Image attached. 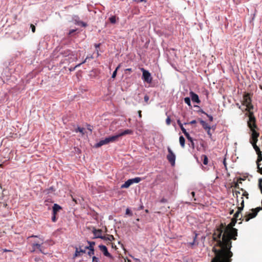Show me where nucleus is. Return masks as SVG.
<instances>
[{
  "label": "nucleus",
  "mask_w": 262,
  "mask_h": 262,
  "mask_svg": "<svg viewBox=\"0 0 262 262\" xmlns=\"http://www.w3.org/2000/svg\"><path fill=\"white\" fill-rule=\"evenodd\" d=\"M242 206L237 208V210L231 219V222L227 225L225 223H221L216 226L212 235L213 240L216 244L212 248L214 257L211 262H231L233 253L231 251L232 247L231 240H236L237 230L233 228L238 220L242 217L241 210L244 207V201L242 200Z\"/></svg>",
  "instance_id": "nucleus-1"
},
{
  "label": "nucleus",
  "mask_w": 262,
  "mask_h": 262,
  "mask_svg": "<svg viewBox=\"0 0 262 262\" xmlns=\"http://www.w3.org/2000/svg\"><path fill=\"white\" fill-rule=\"evenodd\" d=\"M253 105L251 103L250 94L247 93V117L249 118L247 124L252 132L250 142L258 155V159L257 160V164H258V163H259L260 161H262V156L260 149L256 144L259 136V133L255 130V129L257 128V127L256 124V118L253 112Z\"/></svg>",
  "instance_id": "nucleus-2"
},
{
  "label": "nucleus",
  "mask_w": 262,
  "mask_h": 262,
  "mask_svg": "<svg viewBox=\"0 0 262 262\" xmlns=\"http://www.w3.org/2000/svg\"><path fill=\"white\" fill-rule=\"evenodd\" d=\"M116 141H117L116 137L115 136H110L104 140H100L98 143L95 144V147L98 148L103 145L107 144L110 142H114Z\"/></svg>",
  "instance_id": "nucleus-3"
},
{
  "label": "nucleus",
  "mask_w": 262,
  "mask_h": 262,
  "mask_svg": "<svg viewBox=\"0 0 262 262\" xmlns=\"http://www.w3.org/2000/svg\"><path fill=\"white\" fill-rule=\"evenodd\" d=\"M141 181V178L139 177H136L134 179H129L126 181L121 186V188H127L131 185L134 183H138Z\"/></svg>",
  "instance_id": "nucleus-4"
},
{
  "label": "nucleus",
  "mask_w": 262,
  "mask_h": 262,
  "mask_svg": "<svg viewBox=\"0 0 262 262\" xmlns=\"http://www.w3.org/2000/svg\"><path fill=\"white\" fill-rule=\"evenodd\" d=\"M167 150L168 154L167 155V159L171 165L173 166L175 164L176 156L169 147H168Z\"/></svg>",
  "instance_id": "nucleus-5"
},
{
  "label": "nucleus",
  "mask_w": 262,
  "mask_h": 262,
  "mask_svg": "<svg viewBox=\"0 0 262 262\" xmlns=\"http://www.w3.org/2000/svg\"><path fill=\"white\" fill-rule=\"evenodd\" d=\"M141 70L143 72L142 74V79L145 81L147 82L148 83H150L152 81V77L151 76L150 73L144 69L143 68L141 69Z\"/></svg>",
  "instance_id": "nucleus-6"
},
{
  "label": "nucleus",
  "mask_w": 262,
  "mask_h": 262,
  "mask_svg": "<svg viewBox=\"0 0 262 262\" xmlns=\"http://www.w3.org/2000/svg\"><path fill=\"white\" fill-rule=\"evenodd\" d=\"M261 209L262 207H258L255 209H251V212L247 214V222H248L249 220L255 217L257 214V213Z\"/></svg>",
  "instance_id": "nucleus-7"
},
{
  "label": "nucleus",
  "mask_w": 262,
  "mask_h": 262,
  "mask_svg": "<svg viewBox=\"0 0 262 262\" xmlns=\"http://www.w3.org/2000/svg\"><path fill=\"white\" fill-rule=\"evenodd\" d=\"M99 248L100 250L103 253V254L107 257H111V254L108 252L107 249L105 246L99 245Z\"/></svg>",
  "instance_id": "nucleus-8"
},
{
  "label": "nucleus",
  "mask_w": 262,
  "mask_h": 262,
  "mask_svg": "<svg viewBox=\"0 0 262 262\" xmlns=\"http://www.w3.org/2000/svg\"><path fill=\"white\" fill-rule=\"evenodd\" d=\"M61 54L63 55V56L64 57H68V56H73V60H77V57L75 56V54H74L73 53V52L70 50H64L62 53Z\"/></svg>",
  "instance_id": "nucleus-9"
},
{
  "label": "nucleus",
  "mask_w": 262,
  "mask_h": 262,
  "mask_svg": "<svg viewBox=\"0 0 262 262\" xmlns=\"http://www.w3.org/2000/svg\"><path fill=\"white\" fill-rule=\"evenodd\" d=\"M189 94L192 101L195 102L198 104L200 103L201 101L197 94H196L192 91H191Z\"/></svg>",
  "instance_id": "nucleus-10"
},
{
  "label": "nucleus",
  "mask_w": 262,
  "mask_h": 262,
  "mask_svg": "<svg viewBox=\"0 0 262 262\" xmlns=\"http://www.w3.org/2000/svg\"><path fill=\"white\" fill-rule=\"evenodd\" d=\"M132 133L133 131L131 129H126L124 131L122 132V133H119L118 135H115V136L117 137V140H118L119 137L127 134H132Z\"/></svg>",
  "instance_id": "nucleus-11"
},
{
  "label": "nucleus",
  "mask_w": 262,
  "mask_h": 262,
  "mask_svg": "<svg viewBox=\"0 0 262 262\" xmlns=\"http://www.w3.org/2000/svg\"><path fill=\"white\" fill-rule=\"evenodd\" d=\"M43 244V243H42L41 244H37V243H33V247H35L37 249H38L40 252L41 253H43L44 254H47V253H46L43 249H42V245Z\"/></svg>",
  "instance_id": "nucleus-12"
},
{
  "label": "nucleus",
  "mask_w": 262,
  "mask_h": 262,
  "mask_svg": "<svg viewBox=\"0 0 262 262\" xmlns=\"http://www.w3.org/2000/svg\"><path fill=\"white\" fill-rule=\"evenodd\" d=\"M61 209L60 206L57 204H54L53 206V214L56 215L57 213Z\"/></svg>",
  "instance_id": "nucleus-13"
},
{
  "label": "nucleus",
  "mask_w": 262,
  "mask_h": 262,
  "mask_svg": "<svg viewBox=\"0 0 262 262\" xmlns=\"http://www.w3.org/2000/svg\"><path fill=\"white\" fill-rule=\"evenodd\" d=\"M92 232L94 235V238H98L97 236V234H102V230L101 229H96L95 228H93Z\"/></svg>",
  "instance_id": "nucleus-14"
},
{
  "label": "nucleus",
  "mask_w": 262,
  "mask_h": 262,
  "mask_svg": "<svg viewBox=\"0 0 262 262\" xmlns=\"http://www.w3.org/2000/svg\"><path fill=\"white\" fill-rule=\"evenodd\" d=\"M200 123L203 126V127L206 130L208 128H211L210 126L208 125L207 123H206L205 121L201 120Z\"/></svg>",
  "instance_id": "nucleus-15"
},
{
  "label": "nucleus",
  "mask_w": 262,
  "mask_h": 262,
  "mask_svg": "<svg viewBox=\"0 0 262 262\" xmlns=\"http://www.w3.org/2000/svg\"><path fill=\"white\" fill-rule=\"evenodd\" d=\"M201 160L203 161V163L204 165H207L208 162V159L207 156L203 155L201 157Z\"/></svg>",
  "instance_id": "nucleus-16"
},
{
  "label": "nucleus",
  "mask_w": 262,
  "mask_h": 262,
  "mask_svg": "<svg viewBox=\"0 0 262 262\" xmlns=\"http://www.w3.org/2000/svg\"><path fill=\"white\" fill-rule=\"evenodd\" d=\"M179 142L181 147L184 148L185 147V139L182 136L180 137Z\"/></svg>",
  "instance_id": "nucleus-17"
},
{
  "label": "nucleus",
  "mask_w": 262,
  "mask_h": 262,
  "mask_svg": "<svg viewBox=\"0 0 262 262\" xmlns=\"http://www.w3.org/2000/svg\"><path fill=\"white\" fill-rule=\"evenodd\" d=\"M243 97V100L242 105L243 106V108H241V110H242L243 112H244V110H246V108H244L245 104L246 103V92H244ZM239 108H241V106H239Z\"/></svg>",
  "instance_id": "nucleus-18"
},
{
  "label": "nucleus",
  "mask_w": 262,
  "mask_h": 262,
  "mask_svg": "<svg viewBox=\"0 0 262 262\" xmlns=\"http://www.w3.org/2000/svg\"><path fill=\"white\" fill-rule=\"evenodd\" d=\"M88 243L89 244V246L85 247V249H94V246L95 245V243L94 242H88Z\"/></svg>",
  "instance_id": "nucleus-19"
},
{
  "label": "nucleus",
  "mask_w": 262,
  "mask_h": 262,
  "mask_svg": "<svg viewBox=\"0 0 262 262\" xmlns=\"http://www.w3.org/2000/svg\"><path fill=\"white\" fill-rule=\"evenodd\" d=\"M242 181H244V179L240 178L239 179L237 180V182L235 183L234 184V187L237 189H239V184L242 183Z\"/></svg>",
  "instance_id": "nucleus-20"
},
{
  "label": "nucleus",
  "mask_w": 262,
  "mask_h": 262,
  "mask_svg": "<svg viewBox=\"0 0 262 262\" xmlns=\"http://www.w3.org/2000/svg\"><path fill=\"white\" fill-rule=\"evenodd\" d=\"M109 20L111 24H114L116 23V17L115 15L112 16L109 18Z\"/></svg>",
  "instance_id": "nucleus-21"
},
{
  "label": "nucleus",
  "mask_w": 262,
  "mask_h": 262,
  "mask_svg": "<svg viewBox=\"0 0 262 262\" xmlns=\"http://www.w3.org/2000/svg\"><path fill=\"white\" fill-rule=\"evenodd\" d=\"M84 128L78 127V128L75 129V132L77 133L79 132L80 133H81L82 135H84Z\"/></svg>",
  "instance_id": "nucleus-22"
},
{
  "label": "nucleus",
  "mask_w": 262,
  "mask_h": 262,
  "mask_svg": "<svg viewBox=\"0 0 262 262\" xmlns=\"http://www.w3.org/2000/svg\"><path fill=\"white\" fill-rule=\"evenodd\" d=\"M187 139H188V140L190 142L191 147L192 148H194V143L193 142V139L192 138V137H191L189 135V137L187 138Z\"/></svg>",
  "instance_id": "nucleus-23"
},
{
  "label": "nucleus",
  "mask_w": 262,
  "mask_h": 262,
  "mask_svg": "<svg viewBox=\"0 0 262 262\" xmlns=\"http://www.w3.org/2000/svg\"><path fill=\"white\" fill-rule=\"evenodd\" d=\"M120 64H119L118 66L116 68L115 70L114 71V72L112 74V77L113 78H115L116 77L117 71L120 68Z\"/></svg>",
  "instance_id": "nucleus-24"
},
{
  "label": "nucleus",
  "mask_w": 262,
  "mask_h": 262,
  "mask_svg": "<svg viewBox=\"0 0 262 262\" xmlns=\"http://www.w3.org/2000/svg\"><path fill=\"white\" fill-rule=\"evenodd\" d=\"M184 102L185 103L188 104L189 106H191L190 99L189 97H186L184 98Z\"/></svg>",
  "instance_id": "nucleus-25"
},
{
  "label": "nucleus",
  "mask_w": 262,
  "mask_h": 262,
  "mask_svg": "<svg viewBox=\"0 0 262 262\" xmlns=\"http://www.w3.org/2000/svg\"><path fill=\"white\" fill-rule=\"evenodd\" d=\"M197 236H198V234L196 233L195 234V236L193 238V241L191 243H189V245L191 246V247H192L195 244V242H196V238H197Z\"/></svg>",
  "instance_id": "nucleus-26"
},
{
  "label": "nucleus",
  "mask_w": 262,
  "mask_h": 262,
  "mask_svg": "<svg viewBox=\"0 0 262 262\" xmlns=\"http://www.w3.org/2000/svg\"><path fill=\"white\" fill-rule=\"evenodd\" d=\"M107 241H112L115 239V238L113 235L108 234L106 236Z\"/></svg>",
  "instance_id": "nucleus-27"
},
{
  "label": "nucleus",
  "mask_w": 262,
  "mask_h": 262,
  "mask_svg": "<svg viewBox=\"0 0 262 262\" xmlns=\"http://www.w3.org/2000/svg\"><path fill=\"white\" fill-rule=\"evenodd\" d=\"M81 255V253H80L79 251V249L78 248H76V250H75V254H74V257H78V256H79Z\"/></svg>",
  "instance_id": "nucleus-28"
},
{
  "label": "nucleus",
  "mask_w": 262,
  "mask_h": 262,
  "mask_svg": "<svg viewBox=\"0 0 262 262\" xmlns=\"http://www.w3.org/2000/svg\"><path fill=\"white\" fill-rule=\"evenodd\" d=\"M182 132L184 133V134L185 135V136H186V138H188L189 137V133L188 132H187L186 130L184 128H182L181 129Z\"/></svg>",
  "instance_id": "nucleus-29"
},
{
  "label": "nucleus",
  "mask_w": 262,
  "mask_h": 262,
  "mask_svg": "<svg viewBox=\"0 0 262 262\" xmlns=\"http://www.w3.org/2000/svg\"><path fill=\"white\" fill-rule=\"evenodd\" d=\"M97 236L99 238H101V239H103L104 241H107L106 236H105V235L103 236V235H102H102L97 234Z\"/></svg>",
  "instance_id": "nucleus-30"
},
{
  "label": "nucleus",
  "mask_w": 262,
  "mask_h": 262,
  "mask_svg": "<svg viewBox=\"0 0 262 262\" xmlns=\"http://www.w3.org/2000/svg\"><path fill=\"white\" fill-rule=\"evenodd\" d=\"M78 249H79V251L80 253L81 254H83L86 252V249H85V248L84 249H82V247L81 246H80L79 248H78Z\"/></svg>",
  "instance_id": "nucleus-31"
},
{
  "label": "nucleus",
  "mask_w": 262,
  "mask_h": 262,
  "mask_svg": "<svg viewBox=\"0 0 262 262\" xmlns=\"http://www.w3.org/2000/svg\"><path fill=\"white\" fill-rule=\"evenodd\" d=\"M207 132V134L209 136V138L210 139H212V133H211V128H208L207 130H206Z\"/></svg>",
  "instance_id": "nucleus-32"
},
{
  "label": "nucleus",
  "mask_w": 262,
  "mask_h": 262,
  "mask_svg": "<svg viewBox=\"0 0 262 262\" xmlns=\"http://www.w3.org/2000/svg\"><path fill=\"white\" fill-rule=\"evenodd\" d=\"M89 250H90L88 253L89 255L91 256L94 254V249H91Z\"/></svg>",
  "instance_id": "nucleus-33"
},
{
  "label": "nucleus",
  "mask_w": 262,
  "mask_h": 262,
  "mask_svg": "<svg viewBox=\"0 0 262 262\" xmlns=\"http://www.w3.org/2000/svg\"><path fill=\"white\" fill-rule=\"evenodd\" d=\"M257 165V169H258V172L259 173H260V174H262V167H260V164L259 163H258V164Z\"/></svg>",
  "instance_id": "nucleus-34"
},
{
  "label": "nucleus",
  "mask_w": 262,
  "mask_h": 262,
  "mask_svg": "<svg viewBox=\"0 0 262 262\" xmlns=\"http://www.w3.org/2000/svg\"><path fill=\"white\" fill-rule=\"evenodd\" d=\"M166 124L168 125L170 124L171 119H170L169 117H167V118H166Z\"/></svg>",
  "instance_id": "nucleus-35"
},
{
  "label": "nucleus",
  "mask_w": 262,
  "mask_h": 262,
  "mask_svg": "<svg viewBox=\"0 0 262 262\" xmlns=\"http://www.w3.org/2000/svg\"><path fill=\"white\" fill-rule=\"evenodd\" d=\"M259 187L260 189L261 192L262 193V179L259 180Z\"/></svg>",
  "instance_id": "nucleus-36"
},
{
  "label": "nucleus",
  "mask_w": 262,
  "mask_h": 262,
  "mask_svg": "<svg viewBox=\"0 0 262 262\" xmlns=\"http://www.w3.org/2000/svg\"><path fill=\"white\" fill-rule=\"evenodd\" d=\"M52 221L55 222L57 221L56 215L53 214L52 216Z\"/></svg>",
  "instance_id": "nucleus-37"
},
{
  "label": "nucleus",
  "mask_w": 262,
  "mask_h": 262,
  "mask_svg": "<svg viewBox=\"0 0 262 262\" xmlns=\"http://www.w3.org/2000/svg\"><path fill=\"white\" fill-rule=\"evenodd\" d=\"M125 213H126V214L132 215V213L131 211L128 208L126 209Z\"/></svg>",
  "instance_id": "nucleus-38"
},
{
  "label": "nucleus",
  "mask_w": 262,
  "mask_h": 262,
  "mask_svg": "<svg viewBox=\"0 0 262 262\" xmlns=\"http://www.w3.org/2000/svg\"><path fill=\"white\" fill-rule=\"evenodd\" d=\"M99 261V259L97 257H96V256H93L92 257V262H98Z\"/></svg>",
  "instance_id": "nucleus-39"
},
{
  "label": "nucleus",
  "mask_w": 262,
  "mask_h": 262,
  "mask_svg": "<svg viewBox=\"0 0 262 262\" xmlns=\"http://www.w3.org/2000/svg\"><path fill=\"white\" fill-rule=\"evenodd\" d=\"M30 27L31 28L32 31L33 33H34L35 32V27L33 24H31L30 26Z\"/></svg>",
  "instance_id": "nucleus-40"
},
{
  "label": "nucleus",
  "mask_w": 262,
  "mask_h": 262,
  "mask_svg": "<svg viewBox=\"0 0 262 262\" xmlns=\"http://www.w3.org/2000/svg\"><path fill=\"white\" fill-rule=\"evenodd\" d=\"M80 66H81V64H78L76 65L75 67H74V68H71L70 69V71H74L76 68H77Z\"/></svg>",
  "instance_id": "nucleus-41"
},
{
  "label": "nucleus",
  "mask_w": 262,
  "mask_h": 262,
  "mask_svg": "<svg viewBox=\"0 0 262 262\" xmlns=\"http://www.w3.org/2000/svg\"><path fill=\"white\" fill-rule=\"evenodd\" d=\"M144 101L147 103L149 100V97L147 95H145L144 97Z\"/></svg>",
  "instance_id": "nucleus-42"
},
{
  "label": "nucleus",
  "mask_w": 262,
  "mask_h": 262,
  "mask_svg": "<svg viewBox=\"0 0 262 262\" xmlns=\"http://www.w3.org/2000/svg\"><path fill=\"white\" fill-rule=\"evenodd\" d=\"M242 191V196H246V190H244V189L243 188H241V189Z\"/></svg>",
  "instance_id": "nucleus-43"
},
{
  "label": "nucleus",
  "mask_w": 262,
  "mask_h": 262,
  "mask_svg": "<svg viewBox=\"0 0 262 262\" xmlns=\"http://www.w3.org/2000/svg\"><path fill=\"white\" fill-rule=\"evenodd\" d=\"M32 250H31V252H34L37 249L35 247H33V243L32 244Z\"/></svg>",
  "instance_id": "nucleus-44"
},
{
  "label": "nucleus",
  "mask_w": 262,
  "mask_h": 262,
  "mask_svg": "<svg viewBox=\"0 0 262 262\" xmlns=\"http://www.w3.org/2000/svg\"><path fill=\"white\" fill-rule=\"evenodd\" d=\"M207 116V117L209 118V119L210 121H212L213 120V117L212 116L209 115L207 114H206Z\"/></svg>",
  "instance_id": "nucleus-45"
},
{
  "label": "nucleus",
  "mask_w": 262,
  "mask_h": 262,
  "mask_svg": "<svg viewBox=\"0 0 262 262\" xmlns=\"http://www.w3.org/2000/svg\"><path fill=\"white\" fill-rule=\"evenodd\" d=\"M160 202H161V203H166V202H167V200H166V199L162 198V199L160 200Z\"/></svg>",
  "instance_id": "nucleus-46"
},
{
  "label": "nucleus",
  "mask_w": 262,
  "mask_h": 262,
  "mask_svg": "<svg viewBox=\"0 0 262 262\" xmlns=\"http://www.w3.org/2000/svg\"><path fill=\"white\" fill-rule=\"evenodd\" d=\"M76 31V30H74V29H72V30H71L70 31H69V34L70 35H72L74 32H75Z\"/></svg>",
  "instance_id": "nucleus-47"
},
{
  "label": "nucleus",
  "mask_w": 262,
  "mask_h": 262,
  "mask_svg": "<svg viewBox=\"0 0 262 262\" xmlns=\"http://www.w3.org/2000/svg\"><path fill=\"white\" fill-rule=\"evenodd\" d=\"M50 190L51 191H54V188L53 187H51L49 189H48V193H49L50 192Z\"/></svg>",
  "instance_id": "nucleus-48"
},
{
  "label": "nucleus",
  "mask_w": 262,
  "mask_h": 262,
  "mask_svg": "<svg viewBox=\"0 0 262 262\" xmlns=\"http://www.w3.org/2000/svg\"><path fill=\"white\" fill-rule=\"evenodd\" d=\"M196 123V120H192L191 121H190L189 123L191 124H195Z\"/></svg>",
  "instance_id": "nucleus-49"
},
{
  "label": "nucleus",
  "mask_w": 262,
  "mask_h": 262,
  "mask_svg": "<svg viewBox=\"0 0 262 262\" xmlns=\"http://www.w3.org/2000/svg\"><path fill=\"white\" fill-rule=\"evenodd\" d=\"M2 251H3L4 252H10V251H11V250H8V249H2Z\"/></svg>",
  "instance_id": "nucleus-50"
},
{
  "label": "nucleus",
  "mask_w": 262,
  "mask_h": 262,
  "mask_svg": "<svg viewBox=\"0 0 262 262\" xmlns=\"http://www.w3.org/2000/svg\"><path fill=\"white\" fill-rule=\"evenodd\" d=\"M93 55H90V56H88L86 57V59L88 60V59H93Z\"/></svg>",
  "instance_id": "nucleus-51"
},
{
  "label": "nucleus",
  "mask_w": 262,
  "mask_h": 262,
  "mask_svg": "<svg viewBox=\"0 0 262 262\" xmlns=\"http://www.w3.org/2000/svg\"><path fill=\"white\" fill-rule=\"evenodd\" d=\"M138 113L139 117L141 118L142 117L141 111H140V110L138 111Z\"/></svg>",
  "instance_id": "nucleus-52"
},
{
  "label": "nucleus",
  "mask_w": 262,
  "mask_h": 262,
  "mask_svg": "<svg viewBox=\"0 0 262 262\" xmlns=\"http://www.w3.org/2000/svg\"><path fill=\"white\" fill-rule=\"evenodd\" d=\"M125 71L131 72H132V69L131 68H128L125 70Z\"/></svg>",
  "instance_id": "nucleus-53"
},
{
  "label": "nucleus",
  "mask_w": 262,
  "mask_h": 262,
  "mask_svg": "<svg viewBox=\"0 0 262 262\" xmlns=\"http://www.w3.org/2000/svg\"><path fill=\"white\" fill-rule=\"evenodd\" d=\"M191 194L192 195V196L194 198V200L195 201L196 199L194 198L195 192L193 191L191 193Z\"/></svg>",
  "instance_id": "nucleus-54"
},
{
  "label": "nucleus",
  "mask_w": 262,
  "mask_h": 262,
  "mask_svg": "<svg viewBox=\"0 0 262 262\" xmlns=\"http://www.w3.org/2000/svg\"><path fill=\"white\" fill-rule=\"evenodd\" d=\"M177 123L178 124V125L180 126V125H181L182 124L181 123V121L180 120H178L177 121Z\"/></svg>",
  "instance_id": "nucleus-55"
},
{
  "label": "nucleus",
  "mask_w": 262,
  "mask_h": 262,
  "mask_svg": "<svg viewBox=\"0 0 262 262\" xmlns=\"http://www.w3.org/2000/svg\"><path fill=\"white\" fill-rule=\"evenodd\" d=\"M88 129L89 130H90V131H92L91 126L90 125H89L88 126Z\"/></svg>",
  "instance_id": "nucleus-56"
},
{
  "label": "nucleus",
  "mask_w": 262,
  "mask_h": 262,
  "mask_svg": "<svg viewBox=\"0 0 262 262\" xmlns=\"http://www.w3.org/2000/svg\"><path fill=\"white\" fill-rule=\"evenodd\" d=\"M86 60L87 59L85 58L81 63H80V64H81V65L83 63H84L86 62Z\"/></svg>",
  "instance_id": "nucleus-57"
},
{
  "label": "nucleus",
  "mask_w": 262,
  "mask_h": 262,
  "mask_svg": "<svg viewBox=\"0 0 262 262\" xmlns=\"http://www.w3.org/2000/svg\"><path fill=\"white\" fill-rule=\"evenodd\" d=\"M29 237H38V236L32 235L30 236Z\"/></svg>",
  "instance_id": "nucleus-58"
},
{
  "label": "nucleus",
  "mask_w": 262,
  "mask_h": 262,
  "mask_svg": "<svg viewBox=\"0 0 262 262\" xmlns=\"http://www.w3.org/2000/svg\"><path fill=\"white\" fill-rule=\"evenodd\" d=\"M100 46V44H95V47L97 48H98Z\"/></svg>",
  "instance_id": "nucleus-59"
},
{
  "label": "nucleus",
  "mask_w": 262,
  "mask_h": 262,
  "mask_svg": "<svg viewBox=\"0 0 262 262\" xmlns=\"http://www.w3.org/2000/svg\"><path fill=\"white\" fill-rule=\"evenodd\" d=\"M138 2H145V0H137Z\"/></svg>",
  "instance_id": "nucleus-60"
},
{
  "label": "nucleus",
  "mask_w": 262,
  "mask_h": 262,
  "mask_svg": "<svg viewBox=\"0 0 262 262\" xmlns=\"http://www.w3.org/2000/svg\"><path fill=\"white\" fill-rule=\"evenodd\" d=\"M224 164L225 166L226 167V163L225 162V160H224Z\"/></svg>",
  "instance_id": "nucleus-61"
},
{
  "label": "nucleus",
  "mask_w": 262,
  "mask_h": 262,
  "mask_svg": "<svg viewBox=\"0 0 262 262\" xmlns=\"http://www.w3.org/2000/svg\"><path fill=\"white\" fill-rule=\"evenodd\" d=\"M180 127L181 128V129L183 128H184L183 126V124H182L181 125H180Z\"/></svg>",
  "instance_id": "nucleus-62"
},
{
  "label": "nucleus",
  "mask_w": 262,
  "mask_h": 262,
  "mask_svg": "<svg viewBox=\"0 0 262 262\" xmlns=\"http://www.w3.org/2000/svg\"><path fill=\"white\" fill-rule=\"evenodd\" d=\"M42 249H43V251H45V247L42 245Z\"/></svg>",
  "instance_id": "nucleus-63"
},
{
  "label": "nucleus",
  "mask_w": 262,
  "mask_h": 262,
  "mask_svg": "<svg viewBox=\"0 0 262 262\" xmlns=\"http://www.w3.org/2000/svg\"><path fill=\"white\" fill-rule=\"evenodd\" d=\"M127 262H131V261L130 260L128 259Z\"/></svg>",
  "instance_id": "nucleus-64"
}]
</instances>
